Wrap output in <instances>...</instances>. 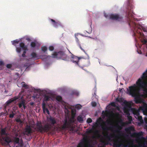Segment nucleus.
Segmentation results:
<instances>
[{
    "label": "nucleus",
    "mask_w": 147,
    "mask_h": 147,
    "mask_svg": "<svg viewBox=\"0 0 147 147\" xmlns=\"http://www.w3.org/2000/svg\"><path fill=\"white\" fill-rule=\"evenodd\" d=\"M136 84L129 87L130 95L135 96L137 93H139L141 89H143L144 92L147 93V69L138 80Z\"/></svg>",
    "instance_id": "obj_1"
},
{
    "label": "nucleus",
    "mask_w": 147,
    "mask_h": 147,
    "mask_svg": "<svg viewBox=\"0 0 147 147\" xmlns=\"http://www.w3.org/2000/svg\"><path fill=\"white\" fill-rule=\"evenodd\" d=\"M116 111L115 109L113 108L111 111H103L101 115L102 118L104 119L107 117L106 119H122L121 115Z\"/></svg>",
    "instance_id": "obj_2"
},
{
    "label": "nucleus",
    "mask_w": 147,
    "mask_h": 147,
    "mask_svg": "<svg viewBox=\"0 0 147 147\" xmlns=\"http://www.w3.org/2000/svg\"><path fill=\"white\" fill-rule=\"evenodd\" d=\"M37 120L36 124V128L37 130L40 133L47 132L49 131L51 128L52 125L54 126L56 123V120H50L51 121V124L47 123L44 125H42L40 121Z\"/></svg>",
    "instance_id": "obj_3"
},
{
    "label": "nucleus",
    "mask_w": 147,
    "mask_h": 147,
    "mask_svg": "<svg viewBox=\"0 0 147 147\" xmlns=\"http://www.w3.org/2000/svg\"><path fill=\"white\" fill-rule=\"evenodd\" d=\"M140 108L138 109L132 108L131 104L127 102L125 103L123 107L124 113L128 115L129 114V111H131L137 119H143L142 116L140 115Z\"/></svg>",
    "instance_id": "obj_4"
},
{
    "label": "nucleus",
    "mask_w": 147,
    "mask_h": 147,
    "mask_svg": "<svg viewBox=\"0 0 147 147\" xmlns=\"http://www.w3.org/2000/svg\"><path fill=\"white\" fill-rule=\"evenodd\" d=\"M65 119H75L76 115V110L71 108L69 106H65Z\"/></svg>",
    "instance_id": "obj_5"
},
{
    "label": "nucleus",
    "mask_w": 147,
    "mask_h": 147,
    "mask_svg": "<svg viewBox=\"0 0 147 147\" xmlns=\"http://www.w3.org/2000/svg\"><path fill=\"white\" fill-rule=\"evenodd\" d=\"M114 134H111L108 135L107 133L106 135L104 136L108 141L113 142V147H120L121 146L123 145V144L119 139H112L114 138Z\"/></svg>",
    "instance_id": "obj_6"
},
{
    "label": "nucleus",
    "mask_w": 147,
    "mask_h": 147,
    "mask_svg": "<svg viewBox=\"0 0 147 147\" xmlns=\"http://www.w3.org/2000/svg\"><path fill=\"white\" fill-rule=\"evenodd\" d=\"M76 120H64V123L61 127V129L63 130L66 129H68L69 130L71 131H74L75 128V125H73V123Z\"/></svg>",
    "instance_id": "obj_7"
},
{
    "label": "nucleus",
    "mask_w": 147,
    "mask_h": 147,
    "mask_svg": "<svg viewBox=\"0 0 147 147\" xmlns=\"http://www.w3.org/2000/svg\"><path fill=\"white\" fill-rule=\"evenodd\" d=\"M131 0H128V5L127 8V10L126 11L127 15L126 16L128 18V20L130 22L129 23V26H131V20L130 19V18H133V10L132 9L133 8V5L130 3L131 2Z\"/></svg>",
    "instance_id": "obj_8"
},
{
    "label": "nucleus",
    "mask_w": 147,
    "mask_h": 147,
    "mask_svg": "<svg viewBox=\"0 0 147 147\" xmlns=\"http://www.w3.org/2000/svg\"><path fill=\"white\" fill-rule=\"evenodd\" d=\"M89 143L87 136L84 137L78 144L77 147H92L93 146Z\"/></svg>",
    "instance_id": "obj_9"
},
{
    "label": "nucleus",
    "mask_w": 147,
    "mask_h": 147,
    "mask_svg": "<svg viewBox=\"0 0 147 147\" xmlns=\"http://www.w3.org/2000/svg\"><path fill=\"white\" fill-rule=\"evenodd\" d=\"M55 57L62 59L63 60L67 61L69 59V57L64 52L60 51L55 53Z\"/></svg>",
    "instance_id": "obj_10"
},
{
    "label": "nucleus",
    "mask_w": 147,
    "mask_h": 147,
    "mask_svg": "<svg viewBox=\"0 0 147 147\" xmlns=\"http://www.w3.org/2000/svg\"><path fill=\"white\" fill-rule=\"evenodd\" d=\"M115 128L116 130H115V132H118L119 133H121V131L120 130L121 129V127L120 126H112L108 127L107 126L105 125V126H102V128L104 130H111L113 128Z\"/></svg>",
    "instance_id": "obj_11"
},
{
    "label": "nucleus",
    "mask_w": 147,
    "mask_h": 147,
    "mask_svg": "<svg viewBox=\"0 0 147 147\" xmlns=\"http://www.w3.org/2000/svg\"><path fill=\"white\" fill-rule=\"evenodd\" d=\"M109 19L119 21H121L123 17L118 14H111L109 16Z\"/></svg>",
    "instance_id": "obj_12"
},
{
    "label": "nucleus",
    "mask_w": 147,
    "mask_h": 147,
    "mask_svg": "<svg viewBox=\"0 0 147 147\" xmlns=\"http://www.w3.org/2000/svg\"><path fill=\"white\" fill-rule=\"evenodd\" d=\"M21 100L18 103V105L19 108L22 109H25L26 107L25 103V100L23 98V97L21 98Z\"/></svg>",
    "instance_id": "obj_13"
},
{
    "label": "nucleus",
    "mask_w": 147,
    "mask_h": 147,
    "mask_svg": "<svg viewBox=\"0 0 147 147\" xmlns=\"http://www.w3.org/2000/svg\"><path fill=\"white\" fill-rule=\"evenodd\" d=\"M127 90L128 92H129V95H131L130 94V93H129L130 89H129V90L128 89H127ZM139 93H140V92ZM139 94H140V93H137L136 94V95L135 96H132L131 95V96H132L135 97V103L136 104H138V103H141L142 102H143V100L139 96H137V95Z\"/></svg>",
    "instance_id": "obj_14"
},
{
    "label": "nucleus",
    "mask_w": 147,
    "mask_h": 147,
    "mask_svg": "<svg viewBox=\"0 0 147 147\" xmlns=\"http://www.w3.org/2000/svg\"><path fill=\"white\" fill-rule=\"evenodd\" d=\"M2 139L4 142V143L7 145H9L10 142H11V139L10 137L6 135L2 137Z\"/></svg>",
    "instance_id": "obj_15"
},
{
    "label": "nucleus",
    "mask_w": 147,
    "mask_h": 147,
    "mask_svg": "<svg viewBox=\"0 0 147 147\" xmlns=\"http://www.w3.org/2000/svg\"><path fill=\"white\" fill-rule=\"evenodd\" d=\"M80 58L72 55L71 57V61L72 62L79 65L78 62Z\"/></svg>",
    "instance_id": "obj_16"
},
{
    "label": "nucleus",
    "mask_w": 147,
    "mask_h": 147,
    "mask_svg": "<svg viewBox=\"0 0 147 147\" xmlns=\"http://www.w3.org/2000/svg\"><path fill=\"white\" fill-rule=\"evenodd\" d=\"M140 109L143 111L144 114L147 115V104L144 103L143 105L140 107Z\"/></svg>",
    "instance_id": "obj_17"
},
{
    "label": "nucleus",
    "mask_w": 147,
    "mask_h": 147,
    "mask_svg": "<svg viewBox=\"0 0 147 147\" xmlns=\"http://www.w3.org/2000/svg\"><path fill=\"white\" fill-rule=\"evenodd\" d=\"M50 20L52 22V24L55 27L57 28L61 26H62L61 23L60 22H56L55 20L52 19H50Z\"/></svg>",
    "instance_id": "obj_18"
},
{
    "label": "nucleus",
    "mask_w": 147,
    "mask_h": 147,
    "mask_svg": "<svg viewBox=\"0 0 147 147\" xmlns=\"http://www.w3.org/2000/svg\"><path fill=\"white\" fill-rule=\"evenodd\" d=\"M19 98V97H18L15 96L7 100L6 102V104L5 106V108H6V107L8 106L11 103L16 101L17 99H18Z\"/></svg>",
    "instance_id": "obj_19"
},
{
    "label": "nucleus",
    "mask_w": 147,
    "mask_h": 147,
    "mask_svg": "<svg viewBox=\"0 0 147 147\" xmlns=\"http://www.w3.org/2000/svg\"><path fill=\"white\" fill-rule=\"evenodd\" d=\"M32 133V129L30 126L27 125L25 129L24 134L25 135H28V134H30Z\"/></svg>",
    "instance_id": "obj_20"
},
{
    "label": "nucleus",
    "mask_w": 147,
    "mask_h": 147,
    "mask_svg": "<svg viewBox=\"0 0 147 147\" xmlns=\"http://www.w3.org/2000/svg\"><path fill=\"white\" fill-rule=\"evenodd\" d=\"M20 140V139L19 138L17 137H14L11 139V142L13 143L14 145H15L16 144H19L21 142L23 143L22 141L21 142L19 143Z\"/></svg>",
    "instance_id": "obj_21"
},
{
    "label": "nucleus",
    "mask_w": 147,
    "mask_h": 147,
    "mask_svg": "<svg viewBox=\"0 0 147 147\" xmlns=\"http://www.w3.org/2000/svg\"><path fill=\"white\" fill-rule=\"evenodd\" d=\"M78 36V33L75 34V39H76V43L78 44L80 48L81 49V50H82L84 52H85V51H84V50L82 48V47L81 46V45H80V43L79 40L78 38L77 37V36Z\"/></svg>",
    "instance_id": "obj_22"
},
{
    "label": "nucleus",
    "mask_w": 147,
    "mask_h": 147,
    "mask_svg": "<svg viewBox=\"0 0 147 147\" xmlns=\"http://www.w3.org/2000/svg\"><path fill=\"white\" fill-rule=\"evenodd\" d=\"M20 46L24 50L23 53L25 54L26 53V51L27 50V47L23 42L20 43Z\"/></svg>",
    "instance_id": "obj_23"
},
{
    "label": "nucleus",
    "mask_w": 147,
    "mask_h": 147,
    "mask_svg": "<svg viewBox=\"0 0 147 147\" xmlns=\"http://www.w3.org/2000/svg\"><path fill=\"white\" fill-rule=\"evenodd\" d=\"M42 108L43 109V111L44 113H45V112L47 113L48 115H49L50 113L48 110V109L46 107V105L45 104V103L43 102L42 104Z\"/></svg>",
    "instance_id": "obj_24"
},
{
    "label": "nucleus",
    "mask_w": 147,
    "mask_h": 147,
    "mask_svg": "<svg viewBox=\"0 0 147 147\" xmlns=\"http://www.w3.org/2000/svg\"><path fill=\"white\" fill-rule=\"evenodd\" d=\"M19 87H22L26 89H28L29 88L28 86L24 82H22L20 84H19L18 85Z\"/></svg>",
    "instance_id": "obj_25"
},
{
    "label": "nucleus",
    "mask_w": 147,
    "mask_h": 147,
    "mask_svg": "<svg viewBox=\"0 0 147 147\" xmlns=\"http://www.w3.org/2000/svg\"><path fill=\"white\" fill-rule=\"evenodd\" d=\"M30 56L31 59H39L36 53L34 52H33L31 53Z\"/></svg>",
    "instance_id": "obj_26"
},
{
    "label": "nucleus",
    "mask_w": 147,
    "mask_h": 147,
    "mask_svg": "<svg viewBox=\"0 0 147 147\" xmlns=\"http://www.w3.org/2000/svg\"><path fill=\"white\" fill-rule=\"evenodd\" d=\"M104 120H96V122L95 123V124L93 125L92 126L93 128H94L95 127H96L97 126H98L99 124H99L100 123L99 122L100 121H102ZM106 121H115L116 120H106ZM117 121L118 120H117ZM119 121H123V120H118Z\"/></svg>",
    "instance_id": "obj_27"
},
{
    "label": "nucleus",
    "mask_w": 147,
    "mask_h": 147,
    "mask_svg": "<svg viewBox=\"0 0 147 147\" xmlns=\"http://www.w3.org/2000/svg\"><path fill=\"white\" fill-rule=\"evenodd\" d=\"M125 130L128 132H130L131 131H134V127L132 126L129 127L125 129Z\"/></svg>",
    "instance_id": "obj_28"
},
{
    "label": "nucleus",
    "mask_w": 147,
    "mask_h": 147,
    "mask_svg": "<svg viewBox=\"0 0 147 147\" xmlns=\"http://www.w3.org/2000/svg\"><path fill=\"white\" fill-rule=\"evenodd\" d=\"M124 147H135L133 142L131 143L129 142L127 145H123Z\"/></svg>",
    "instance_id": "obj_29"
},
{
    "label": "nucleus",
    "mask_w": 147,
    "mask_h": 147,
    "mask_svg": "<svg viewBox=\"0 0 147 147\" xmlns=\"http://www.w3.org/2000/svg\"><path fill=\"white\" fill-rule=\"evenodd\" d=\"M0 117H2V119H5L6 117L5 113L1 112L0 113Z\"/></svg>",
    "instance_id": "obj_30"
},
{
    "label": "nucleus",
    "mask_w": 147,
    "mask_h": 147,
    "mask_svg": "<svg viewBox=\"0 0 147 147\" xmlns=\"http://www.w3.org/2000/svg\"><path fill=\"white\" fill-rule=\"evenodd\" d=\"M84 117V115L82 114L81 115H80L79 116H78L77 119H83Z\"/></svg>",
    "instance_id": "obj_31"
},
{
    "label": "nucleus",
    "mask_w": 147,
    "mask_h": 147,
    "mask_svg": "<svg viewBox=\"0 0 147 147\" xmlns=\"http://www.w3.org/2000/svg\"><path fill=\"white\" fill-rule=\"evenodd\" d=\"M50 98V97L48 95H45L44 97V100L46 101H49Z\"/></svg>",
    "instance_id": "obj_32"
},
{
    "label": "nucleus",
    "mask_w": 147,
    "mask_h": 147,
    "mask_svg": "<svg viewBox=\"0 0 147 147\" xmlns=\"http://www.w3.org/2000/svg\"><path fill=\"white\" fill-rule=\"evenodd\" d=\"M56 100L58 101H61L62 100V98L61 96H58L56 97Z\"/></svg>",
    "instance_id": "obj_33"
},
{
    "label": "nucleus",
    "mask_w": 147,
    "mask_h": 147,
    "mask_svg": "<svg viewBox=\"0 0 147 147\" xmlns=\"http://www.w3.org/2000/svg\"><path fill=\"white\" fill-rule=\"evenodd\" d=\"M82 106L80 104H78L76 105L75 106L76 109H77L79 110L81 108Z\"/></svg>",
    "instance_id": "obj_34"
},
{
    "label": "nucleus",
    "mask_w": 147,
    "mask_h": 147,
    "mask_svg": "<svg viewBox=\"0 0 147 147\" xmlns=\"http://www.w3.org/2000/svg\"><path fill=\"white\" fill-rule=\"evenodd\" d=\"M15 114V113H14V112L12 111L9 115V117L10 118H12L14 117V116Z\"/></svg>",
    "instance_id": "obj_35"
},
{
    "label": "nucleus",
    "mask_w": 147,
    "mask_h": 147,
    "mask_svg": "<svg viewBox=\"0 0 147 147\" xmlns=\"http://www.w3.org/2000/svg\"><path fill=\"white\" fill-rule=\"evenodd\" d=\"M41 49L44 52H45L47 51V48L46 47L44 46L41 47Z\"/></svg>",
    "instance_id": "obj_36"
},
{
    "label": "nucleus",
    "mask_w": 147,
    "mask_h": 147,
    "mask_svg": "<svg viewBox=\"0 0 147 147\" xmlns=\"http://www.w3.org/2000/svg\"><path fill=\"white\" fill-rule=\"evenodd\" d=\"M135 134L138 136H140L143 135V133L142 131L138 133H135Z\"/></svg>",
    "instance_id": "obj_37"
},
{
    "label": "nucleus",
    "mask_w": 147,
    "mask_h": 147,
    "mask_svg": "<svg viewBox=\"0 0 147 147\" xmlns=\"http://www.w3.org/2000/svg\"><path fill=\"white\" fill-rule=\"evenodd\" d=\"M30 46L32 47H34L36 46V43L34 42H32L31 43Z\"/></svg>",
    "instance_id": "obj_38"
},
{
    "label": "nucleus",
    "mask_w": 147,
    "mask_h": 147,
    "mask_svg": "<svg viewBox=\"0 0 147 147\" xmlns=\"http://www.w3.org/2000/svg\"><path fill=\"white\" fill-rule=\"evenodd\" d=\"M23 143L22 142H21L19 143L18 145L16 146V147H23Z\"/></svg>",
    "instance_id": "obj_39"
},
{
    "label": "nucleus",
    "mask_w": 147,
    "mask_h": 147,
    "mask_svg": "<svg viewBox=\"0 0 147 147\" xmlns=\"http://www.w3.org/2000/svg\"><path fill=\"white\" fill-rule=\"evenodd\" d=\"M1 134L2 135H5L6 134L5 129H1Z\"/></svg>",
    "instance_id": "obj_40"
},
{
    "label": "nucleus",
    "mask_w": 147,
    "mask_h": 147,
    "mask_svg": "<svg viewBox=\"0 0 147 147\" xmlns=\"http://www.w3.org/2000/svg\"><path fill=\"white\" fill-rule=\"evenodd\" d=\"M19 41L18 40H13V43L12 44L14 45H16V44H18V43Z\"/></svg>",
    "instance_id": "obj_41"
},
{
    "label": "nucleus",
    "mask_w": 147,
    "mask_h": 147,
    "mask_svg": "<svg viewBox=\"0 0 147 147\" xmlns=\"http://www.w3.org/2000/svg\"><path fill=\"white\" fill-rule=\"evenodd\" d=\"M16 50L17 52L18 53H20L21 51V48L20 47H16Z\"/></svg>",
    "instance_id": "obj_42"
},
{
    "label": "nucleus",
    "mask_w": 147,
    "mask_h": 147,
    "mask_svg": "<svg viewBox=\"0 0 147 147\" xmlns=\"http://www.w3.org/2000/svg\"><path fill=\"white\" fill-rule=\"evenodd\" d=\"M92 129H90L88 130H87L86 132V133L88 134L92 133Z\"/></svg>",
    "instance_id": "obj_43"
},
{
    "label": "nucleus",
    "mask_w": 147,
    "mask_h": 147,
    "mask_svg": "<svg viewBox=\"0 0 147 147\" xmlns=\"http://www.w3.org/2000/svg\"><path fill=\"white\" fill-rule=\"evenodd\" d=\"M92 105L93 107H95L96 105V103L95 102H92Z\"/></svg>",
    "instance_id": "obj_44"
},
{
    "label": "nucleus",
    "mask_w": 147,
    "mask_h": 147,
    "mask_svg": "<svg viewBox=\"0 0 147 147\" xmlns=\"http://www.w3.org/2000/svg\"><path fill=\"white\" fill-rule=\"evenodd\" d=\"M49 50L51 51H52L54 50V48L53 46H50L49 48Z\"/></svg>",
    "instance_id": "obj_45"
},
{
    "label": "nucleus",
    "mask_w": 147,
    "mask_h": 147,
    "mask_svg": "<svg viewBox=\"0 0 147 147\" xmlns=\"http://www.w3.org/2000/svg\"><path fill=\"white\" fill-rule=\"evenodd\" d=\"M6 67L8 68H10L11 67V64H8L7 65Z\"/></svg>",
    "instance_id": "obj_46"
},
{
    "label": "nucleus",
    "mask_w": 147,
    "mask_h": 147,
    "mask_svg": "<svg viewBox=\"0 0 147 147\" xmlns=\"http://www.w3.org/2000/svg\"><path fill=\"white\" fill-rule=\"evenodd\" d=\"M142 29L144 32H147V30L145 28L143 27L142 28Z\"/></svg>",
    "instance_id": "obj_47"
},
{
    "label": "nucleus",
    "mask_w": 147,
    "mask_h": 147,
    "mask_svg": "<svg viewBox=\"0 0 147 147\" xmlns=\"http://www.w3.org/2000/svg\"><path fill=\"white\" fill-rule=\"evenodd\" d=\"M104 16L106 18H108L109 17V16L105 13L104 14Z\"/></svg>",
    "instance_id": "obj_48"
},
{
    "label": "nucleus",
    "mask_w": 147,
    "mask_h": 147,
    "mask_svg": "<svg viewBox=\"0 0 147 147\" xmlns=\"http://www.w3.org/2000/svg\"><path fill=\"white\" fill-rule=\"evenodd\" d=\"M73 94H75L77 96H78L79 95V93L78 92H74L73 93Z\"/></svg>",
    "instance_id": "obj_49"
},
{
    "label": "nucleus",
    "mask_w": 147,
    "mask_h": 147,
    "mask_svg": "<svg viewBox=\"0 0 147 147\" xmlns=\"http://www.w3.org/2000/svg\"><path fill=\"white\" fill-rule=\"evenodd\" d=\"M73 94H75L77 96H78L79 95V93L78 92H74L73 93Z\"/></svg>",
    "instance_id": "obj_50"
},
{
    "label": "nucleus",
    "mask_w": 147,
    "mask_h": 147,
    "mask_svg": "<svg viewBox=\"0 0 147 147\" xmlns=\"http://www.w3.org/2000/svg\"><path fill=\"white\" fill-rule=\"evenodd\" d=\"M138 121H140L141 122H143L144 121L145 122L147 123V120H138Z\"/></svg>",
    "instance_id": "obj_51"
},
{
    "label": "nucleus",
    "mask_w": 147,
    "mask_h": 147,
    "mask_svg": "<svg viewBox=\"0 0 147 147\" xmlns=\"http://www.w3.org/2000/svg\"><path fill=\"white\" fill-rule=\"evenodd\" d=\"M92 120H87V122L88 123H91L92 122Z\"/></svg>",
    "instance_id": "obj_52"
},
{
    "label": "nucleus",
    "mask_w": 147,
    "mask_h": 147,
    "mask_svg": "<svg viewBox=\"0 0 147 147\" xmlns=\"http://www.w3.org/2000/svg\"><path fill=\"white\" fill-rule=\"evenodd\" d=\"M3 62L2 61H0V65H3Z\"/></svg>",
    "instance_id": "obj_53"
},
{
    "label": "nucleus",
    "mask_w": 147,
    "mask_h": 147,
    "mask_svg": "<svg viewBox=\"0 0 147 147\" xmlns=\"http://www.w3.org/2000/svg\"><path fill=\"white\" fill-rule=\"evenodd\" d=\"M142 42L144 43V44H145L147 43V41L146 40H144Z\"/></svg>",
    "instance_id": "obj_54"
},
{
    "label": "nucleus",
    "mask_w": 147,
    "mask_h": 147,
    "mask_svg": "<svg viewBox=\"0 0 147 147\" xmlns=\"http://www.w3.org/2000/svg\"><path fill=\"white\" fill-rule=\"evenodd\" d=\"M111 105L115 107V103L114 102H112L111 103Z\"/></svg>",
    "instance_id": "obj_55"
},
{
    "label": "nucleus",
    "mask_w": 147,
    "mask_h": 147,
    "mask_svg": "<svg viewBox=\"0 0 147 147\" xmlns=\"http://www.w3.org/2000/svg\"><path fill=\"white\" fill-rule=\"evenodd\" d=\"M22 56L23 57H26V56L25 55V54H24V53H23L22 54Z\"/></svg>",
    "instance_id": "obj_56"
},
{
    "label": "nucleus",
    "mask_w": 147,
    "mask_h": 147,
    "mask_svg": "<svg viewBox=\"0 0 147 147\" xmlns=\"http://www.w3.org/2000/svg\"><path fill=\"white\" fill-rule=\"evenodd\" d=\"M17 122H22V120H16Z\"/></svg>",
    "instance_id": "obj_57"
},
{
    "label": "nucleus",
    "mask_w": 147,
    "mask_h": 147,
    "mask_svg": "<svg viewBox=\"0 0 147 147\" xmlns=\"http://www.w3.org/2000/svg\"><path fill=\"white\" fill-rule=\"evenodd\" d=\"M124 90V88H119V91L120 92H121V91H122L123 90Z\"/></svg>",
    "instance_id": "obj_58"
},
{
    "label": "nucleus",
    "mask_w": 147,
    "mask_h": 147,
    "mask_svg": "<svg viewBox=\"0 0 147 147\" xmlns=\"http://www.w3.org/2000/svg\"><path fill=\"white\" fill-rule=\"evenodd\" d=\"M80 123H82L84 120H77Z\"/></svg>",
    "instance_id": "obj_59"
},
{
    "label": "nucleus",
    "mask_w": 147,
    "mask_h": 147,
    "mask_svg": "<svg viewBox=\"0 0 147 147\" xmlns=\"http://www.w3.org/2000/svg\"><path fill=\"white\" fill-rule=\"evenodd\" d=\"M128 119H129V120H130V119H132V118L131 117V116H129V117H128Z\"/></svg>",
    "instance_id": "obj_60"
},
{
    "label": "nucleus",
    "mask_w": 147,
    "mask_h": 147,
    "mask_svg": "<svg viewBox=\"0 0 147 147\" xmlns=\"http://www.w3.org/2000/svg\"><path fill=\"white\" fill-rule=\"evenodd\" d=\"M93 96H95V98H96L97 96H96V93L95 92H94V95H93Z\"/></svg>",
    "instance_id": "obj_61"
},
{
    "label": "nucleus",
    "mask_w": 147,
    "mask_h": 147,
    "mask_svg": "<svg viewBox=\"0 0 147 147\" xmlns=\"http://www.w3.org/2000/svg\"><path fill=\"white\" fill-rule=\"evenodd\" d=\"M47 119H50V120H51V119H53L52 118V117H50V118L49 119L48 117H47Z\"/></svg>",
    "instance_id": "obj_62"
},
{
    "label": "nucleus",
    "mask_w": 147,
    "mask_h": 147,
    "mask_svg": "<svg viewBox=\"0 0 147 147\" xmlns=\"http://www.w3.org/2000/svg\"><path fill=\"white\" fill-rule=\"evenodd\" d=\"M97 119L99 120V119H102V118L101 117H100L99 118Z\"/></svg>",
    "instance_id": "obj_63"
},
{
    "label": "nucleus",
    "mask_w": 147,
    "mask_h": 147,
    "mask_svg": "<svg viewBox=\"0 0 147 147\" xmlns=\"http://www.w3.org/2000/svg\"><path fill=\"white\" fill-rule=\"evenodd\" d=\"M134 23V25L133 26V27H134V26H136V24L135 23Z\"/></svg>",
    "instance_id": "obj_64"
}]
</instances>
